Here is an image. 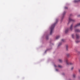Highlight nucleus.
Returning <instances> with one entry per match:
<instances>
[{
  "mask_svg": "<svg viewBox=\"0 0 80 80\" xmlns=\"http://www.w3.org/2000/svg\"><path fill=\"white\" fill-rule=\"evenodd\" d=\"M65 9H67V8H67V7H65Z\"/></svg>",
  "mask_w": 80,
  "mask_h": 80,
  "instance_id": "22",
  "label": "nucleus"
},
{
  "mask_svg": "<svg viewBox=\"0 0 80 80\" xmlns=\"http://www.w3.org/2000/svg\"><path fill=\"white\" fill-rule=\"evenodd\" d=\"M68 31H69V29H68L66 30L65 33H67Z\"/></svg>",
  "mask_w": 80,
  "mask_h": 80,
  "instance_id": "10",
  "label": "nucleus"
},
{
  "mask_svg": "<svg viewBox=\"0 0 80 80\" xmlns=\"http://www.w3.org/2000/svg\"><path fill=\"white\" fill-rule=\"evenodd\" d=\"M72 37L73 38H74V34H72Z\"/></svg>",
  "mask_w": 80,
  "mask_h": 80,
  "instance_id": "13",
  "label": "nucleus"
},
{
  "mask_svg": "<svg viewBox=\"0 0 80 80\" xmlns=\"http://www.w3.org/2000/svg\"><path fill=\"white\" fill-rule=\"evenodd\" d=\"M76 38L77 39L79 38V35H78V34H76Z\"/></svg>",
  "mask_w": 80,
  "mask_h": 80,
  "instance_id": "9",
  "label": "nucleus"
},
{
  "mask_svg": "<svg viewBox=\"0 0 80 80\" xmlns=\"http://www.w3.org/2000/svg\"><path fill=\"white\" fill-rule=\"evenodd\" d=\"M46 39H48V37H46Z\"/></svg>",
  "mask_w": 80,
  "mask_h": 80,
  "instance_id": "20",
  "label": "nucleus"
},
{
  "mask_svg": "<svg viewBox=\"0 0 80 80\" xmlns=\"http://www.w3.org/2000/svg\"><path fill=\"white\" fill-rule=\"evenodd\" d=\"M58 67L60 68H61V67H62V66H60V65H58Z\"/></svg>",
  "mask_w": 80,
  "mask_h": 80,
  "instance_id": "19",
  "label": "nucleus"
},
{
  "mask_svg": "<svg viewBox=\"0 0 80 80\" xmlns=\"http://www.w3.org/2000/svg\"><path fill=\"white\" fill-rule=\"evenodd\" d=\"M56 71H57V69H56Z\"/></svg>",
  "mask_w": 80,
  "mask_h": 80,
  "instance_id": "25",
  "label": "nucleus"
},
{
  "mask_svg": "<svg viewBox=\"0 0 80 80\" xmlns=\"http://www.w3.org/2000/svg\"><path fill=\"white\" fill-rule=\"evenodd\" d=\"M69 21H72V22H74V20H73L72 19V18H70V17H69Z\"/></svg>",
  "mask_w": 80,
  "mask_h": 80,
  "instance_id": "7",
  "label": "nucleus"
},
{
  "mask_svg": "<svg viewBox=\"0 0 80 80\" xmlns=\"http://www.w3.org/2000/svg\"><path fill=\"white\" fill-rule=\"evenodd\" d=\"M66 13V12H64L63 13V15H65V14Z\"/></svg>",
  "mask_w": 80,
  "mask_h": 80,
  "instance_id": "17",
  "label": "nucleus"
},
{
  "mask_svg": "<svg viewBox=\"0 0 80 80\" xmlns=\"http://www.w3.org/2000/svg\"><path fill=\"white\" fill-rule=\"evenodd\" d=\"M61 45H62V43H59L58 45V46L59 47Z\"/></svg>",
  "mask_w": 80,
  "mask_h": 80,
  "instance_id": "16",
  "label": "nucleus"
},
{
  "mask_svg": "<svg viewBox=\"0 0 80 80\" xmlns=\"http://www.w3.org/2000/svg\"><path fill=\"white\" fill-rule=\"evenodd\" d=\"M68 48V46H66V50H68V49H67Z\"/></svg>",
  "mask_w": 80,
  "mask_h": 80,
  "instance_id": "18",
  "label": "nucleus"
},
{
  "mask_svg": "<svg viewBox=\"0 0 80 80\" xmlns=\"http://www.w3.org/2000/svg\"><path fill=\"white\" fill-rule=\"evenodd\" d=\"M65 62L67 64V65H73V63H68V59H67V58H66L65 59Z\"/></svg>",
  "mask_w": 80,
  "mask_h": 80,
  "instance_id": "2",
  "label": "nucleus"
},
{
  "mask_svg": "<svg viewBox=\"0 0 80 80\" xmlns=\"http://www.w3.org/2000/svg\"><path fill=\"white\" fill-rule=\"evenodd\" d=\"M76 43H78L79 42H80V41H76Z\"/></svg>",
  "mask_w": 80,
  "mask_h": 80,
  "instance_id": "14",
  "label": "nucleus"
},
{
  "mask_svg": "<svg viewBox=\"0 0 80 80\" xmlns=\"http://www.w3.org/2000/svg\"><path fill=\"white\" fill-rule=\"evenodd\" d=\"M56 22H57V19L56 20Z\"/></svg>",
  "mask_w": 80,
  "mask_h": 80,
  "instance_id": "24",
  "label": "nucleus"
},
{
  "mask_svg": "<svg viewBox=\"0 0 80 80\" xmlns=\"http://www.w3.org/2000/svg\"><path fill=\"white\" fill-rule=\"evenodd\" d=\"M80 2V0H75L74 1V2L75 3H76L77 2Z\"/></svg>",
  "mask_w": 80,
  "mask_h": 80,
  "instance_id": "6",
  "label": "nucleus"
},
{
  "mask_svg": "<svg viewBox=\"0 0 80 80\" xmlns=\"http://www.w3.org/2000/svg\"><path fill=\"white\" fill-rule=\"evenodd\" d=\"M59 62H60V63H62V59H59Z\"/></svg>",
  "mask_w": 80,
  "mask_h": 80,
  "instance_id": "11",
  "label": "nucleus"
},
{
  "mask_svg": "<svg viewBox=\"0 0 80 80\" xmlns=\"http://www.w3.org/2000/svg\"><path fill=\"white\" fill-rule=\"evenodd\" d=\"M60 38V36H58L56 37V39L57 40V39H58Z\"/></svg>",
  "mask_w": 80,
  "mask_h": 80,
  "instance_id": "8",
  "label": "nucleus"
},
{
  "mask_svg": "<svg viewBox=\"0 0 80 80\" xmlns=\"http://www.w3.org/2000/svg\"><path fill=\"white\" fill-rule=\"evenodd\" d=\"M73 68H74L73 67H72L71 68V70H73Z\"/></svg>",
  "mask_w": 80,
  "mask_h": 80,
  "instance_id": "21",
  "label": "nucleus"
},
{
  "mask_svg": "<svg viewBox=\"0 0 80 80\" xmlns=\"http://www.w3.org/2000/svg\"><path fill=\"white\" fill-rule=\"evenodd\" d=\"M79 26H80V23H78L77 24L75 25L74 26V28H77V27H79Z\"/></svg>",
  "mask_w": 80,
  "mask_h": 80,
  "instance_id": "3",
  "label": "nucleus"
},
{
  "mask_svg": "<svg viewBox=\"0 0 80 80\" xmlns=\"http://www.w3.org/2000/svg\"><path fill=\"white\" fill-rule=\"evenodd\" d=\"M73 27V24H72L71 25L70 28V30L71 31H72V30Z\"/></svg>",
  "mask_w": 80,
  "mask_h": 80,
  "instance_id": "4",
  "label": "nucleus"
},
{
  "mask_svg": "<svg viewBox=\"0 0 80 80\" xmlns=\"http://www.w3.org/2000/svg\"><path fill=\"white\" fill-rule=\"evenodd\" d=\"M73 77L74 78H75V77H76V76L75 74H73Z\"/></svg>",
  "mask_w": 80,
  "mask_h": 80,
  "instance_id": "12",
  "label": "nucleus"
},
{
  "mask_svg": "<svg viewBox=\"0 0 80 80\" xmlns=\"http://www.w3.org/2000/svg\"><path fill=\"white\" fill-rule=\"evenodd\" d=\"M79 17H80V15H79Z\"/></svg>",
  "mask_w": 80,
  "mask_h": 80,
  "instance_id": "27",
  "label": "nucleus"
},
{
  "mask_svg": "<svg viewBox=\"0 0 80 80\" xmlns=\"http://www.w3.org/2000/svg\"><path fill=\"white\" fill-rule=\"evenodd\" d=\"M75 32H80V30L79 29H76L75 30Z\"/></svg>",
  "mask_w": 80,
  "mask_h": 80,
  "instance_id": "5",
  "label": "nucleus"
},
{
  "mask_svg": "<svg viewBox=\"0 0 80 80\" xmlns=\"http://www.w3.org/2000/svg\"><path fill=\"white\" fill-rule=\"evenodd\" d=\"M62 42H65V40H64V39H62Z\"/></svg>",
  "mask_w": 80,
  "mask_h": 80,
  "instance_id": "15",
  "label": "nucleus"
},
{
  "mask_svg": "<svg viewBox=\"0 0 80 80\" xmlns=\"http://www.w3.org/2000/svg\"><path fill=\"white\" fill-rule=\"evenodd\" d=\"M68 57V56H69V55H69V54H68L67 55Z\"/></svg>",
  "mask_w": 80,
  "mask_h": 80,
  "instance_id": "23",
  "label": "nucleus"
},
{
  "mask_svg": "<svg viewBox=\"0 0 80 80\" xmlns=\"http://www.w3.org/2000/svg\"><path fill=\"white\" fill-rule=\"evenodd\" d=\"M56 23L57 22L55 23L54 24H52L50 28L51 31L50 32V34L52 35V33H53V29L54 28V27H55V25H56Z\"/></svg>",
  "mask_w": 80,
  "mask_h": 80,
  "instance_id": "1",
  "label": "nucleus"
},
{
  "mask_svg": "<svg viewBox=\"0 0 80 80\" xmlns=\"http://www.w3.org/2000/svg\"><path fill=\"white\" fill-rule=\"evenodd\" d=\"M54 66H55V67H56V66L55 65H54Z\"/></svg>",
  "mask_w": 80,
  "mask_h": 80,
  "instance_id": "26",
  "label": "nucleus"
}]
</instances>
